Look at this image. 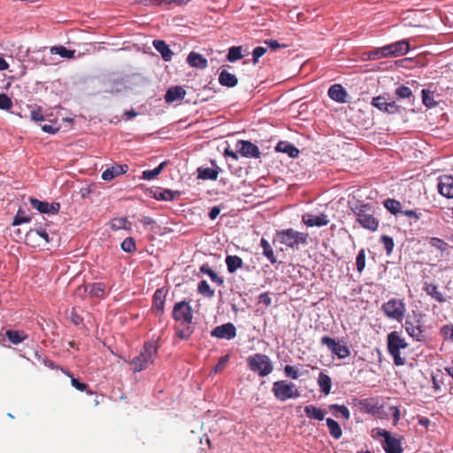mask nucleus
<instances>
[{
	"label": "nucleus",
	"mask_w": 453,
	"mask_h": 453,
	"mask_svg": "<svg viewBox=\"0 0 453 453\" xmlns=\"http://www.w3.org/2000/svg\"><path fill=\"white\" fill-rule=\"evenodd\" d=\"M168 162H162L157 167L153 170H145L142 172V179L146 180H151L155 179L157 175L161 173L165 165H167Z\"/></svg>",
	"instance_id": "c9c22d12"
},
{
	"label": "nucleus",
	"mask_w": 453,
	"mask_h": 453,
	"mask_svg": "<svg viewBox=\"0 0 453 453\" xmlns=\"http://www.w3.org/2000/svg\"><path fill=\"white\" fill-rule=\"evenodd\" d=\"M128 171L127 165H114L111 168H107L102 173V179L104 180H111L117 176L126 173Z\"/></svg>",
	"instance_id": "412c9836"
},
{
	"label": "nucleus",
	"mask_w": 453,
	"mask_h": 453,
	"mask_svg": "<svg viewBox=\"0 0 453 453\" xmlns=\"http://www.w3.org/2000/svg\"><path fill=\"white\" fill-rule=\"evenodd\" d=\"M180 195L179 191H172L170 189H163L154 194V197L162 201H173Z\"/></svg>",
	"instance_id": "e433bc0d"
},
{
	"label": "nucleus",
	"mask_w": 453,
	"mask_h": 453,
	"mask_svg": "<svg viewBox=\"0 0 453 453\" xmlns=\"http://www.w3.org/2000/svg\"><path fill=\"white\" fill-rule=\"evenodd\" d=\"M220 212V209L219 207L218 206H214L211 209L210 212H209V218L211 219V220H214L219 214Z\"/></svg>",
	"instance_id": "774afa93"
},
{
	"label": "nucleus",
	"mask_w": 453,
	"mask_h": 453,
	"mask_svg": "<svg viewBox=\"0 0 453 453\" xmlns=\"http://www.w3.org/2000/svg\"><path fill=\"white\" fill-rule=\"evenodd\" d=\"M131 223L127 218H116L111 222V227L113 230L129 229Z\"/></svg>",
	"instance_id": "79ce46f5"
},
{
	"label": "nucleus",
	"mask_w": 453,
	"mask_h": 453,
	"mask_svg": "<svg viewBox=\"0 0 453 453\" xmlns=\"http://www.w3.org/2000/svg\"><path fill=\"white\" fill-rule=\"evenodd\" d=\"M166 298V291L164 288H158L153 295L152 309L156 316H161L164 313V306Z\"/></svg>",
	"instance_id": "aec40b11"
},
{
	"label": "nucleus",
	"mask_w": 453,
	"mask_h": 453,
	"mask_svg": "<svg viewBox=\"0 0 453 453\" xmlns=\"http://www.w3.org/2000/svg\"><path fill=\"white\" fill-rule=\"evenodd\" d=\"M249 368L260 377H265L273 372V366L268 356L256 353L247 358Z\"/></svg>",
	"instance_id": "6e6552de"
},
{
	"label": "nucleus",
	"mask_w": 453,
	"mask_h": 453,
	"mask_svg": "<svg viewBox=\"0 0 453 453\" xmlns=\"http://www.w3.org/2000/svg\"><path fill=\"white\" fill-rule=\"evenodd\" d=\"M380 242L384 245L387 254L389 255L392 252L395 245L393 238L384 234L380 237Z\"/></svg>",
	"instance_id": "603ef678"
},
{
	"label": "nucleus",
	"mask_w": 453,
	"mask_h": 453,
	"mask_svg": "<svg viewBox=\"0 0 453 453\" xmlns=\"http://www.w3.org/2000/svg\"><path fill=\"white\" fill-rule=\"evenodd\" d=\"M70 319L74 325H80L83 321L82 318L74 310L71 311Z\"/></svg>",
	"instance_id": "0e129e2a"
},
{
	"label": "nucleus",
	"mask_w": 453,
	"mask_h": 453,
	"mask_svg": "<svg viewBox=\"0 0 453 453\" xmlns=\"http://www.w3.org/2000/svg\"><path fill=\"white\" fill-rule=\"evenodd\" d=\"M237 151L244 157L259 158L260 150L258 147L247 140H239L236 144Z\"/></svg>",
	"instance_id": "4468645a"
},
{
	"label": "nucleus",
	"mask_w": 453,
	"mask_h": 453,
	"mask_svg": "<svg viewBox=\"0 0 453 453\" xmlns=\"http://www.w3.org/2000/svg\"><path fill=\"white\" fill-rule=\"evenodd\" d=\"M376 434L378 436L384 438L382 446L387 453H403L400 441L392 437L390 432L378 428Z\"/></svg>",
	"instance_id": "9b49d317"
},
{
	"label": "nucleus",
	"mask_w": 453,
	"mask_h": 453,
	"mask_svg": "<svg viewBox=\"0 0 453 453\" xmlns=\"http://www.w3.org/2000/svg\"><path fill=\"white\" fill-rule=\"evenodd\" d=\"M65 373L71 378V384L73 388H75L79 391H87L88 394H93L92 391L88 390V386L85 383L81 382L76 378L73 377L70 372H65Z\"/></svg>",
	"instance_id": "de8ad7c7"
},
{
	"label": "nucleus",
	"mask_w": 453,
	"mask_h": 453,
	"mask_svg": "<svg viewBox=\"0 0 453 453\" xmlns=\"http://www.w3.org/2000/svg\"><path fill=\"white\" fill-rule=\"evenodd\" d=\"M329 223L328 217L324 214L320 213L319 215L313 216V226H323Z\"/></svg>",
	"instance_id": "13d9d810"
},
{
	"label": "nucleus",
	"mask_w": 453,
	"mask_h": 453,
	"mask_svg": "<svg viewBox=\"0 0 453 453\" xmlns=\"http://www.w3.org/2000/svg\"><path fill=\"white\" fill-rule=\"evenodd\" d=\"M13 104L12 99L4 93L0 94V109L1 110H10L12 107Z\"/></svg>",
	"instance_id": "5fc2aeb1"
},
{
	"label": "nucleus",
	"mask_w": 453,
	"mask_h": 453,
	"mask_svg": "<svg viewBox=\"0 0 453 453\" xmlns=\"http://www.w3.org/2000/svg\"><path fill=\"white\" fill-rule=\"evenodd\" d=\"M267 49L262 46L256 47L253 50L252 56H253V64L256 65L258 62V59L265 55Z\"/></svg>",
	"instance_id": "bf43d9fd"
},
{
	"label": "nucleus",
	"mask_w": 453,
	"mask_h": 453,
	"mask_svg": "<svg viewBox=\"0 0 453 453\" xmlns=\"http://www.w3.org/2000/svg\"><path fill=\"white\" fill-rule=\"evenodd\" d=\"M384 206L393 214H396L401 211L402 204L399 201L388 198L385 200Z\"/></svg>",
	"instance_id": "49530a36"
},
{
	"label": "nucleus",
	"mask_w": 453,
	"mask_h": 453,
	"mask_svg": "<svg viewBox=\"0 0 453 453\" xmlns=\"http://www.w3.org/2000/svg\"><path fill=\"white\" fill-rule=\"evenodd\" d=\"M408 347L409 343L400 332L392 331L387 335V349L392 357L395 365L402 366L405 365L406 357L403 356L402 352L408 349Z\"/></svg>",
	"instance_id": "f03ea898"
},
{
	"label": "nucleus",
	"mask_w": 453,
	"mask_h": 453,
	"mask_svg": "<svg viewBox=\"0 0 453 453\" xmlns=\"http://www.w3.org/2000/svg\"><path fill=\"white\" fill-rule=\"evenodd\" d=\"M318 384L319 386L321 392H323L325 395H328L330 393L332 381L331 378L328 375L320 372L318 378Z\"/></svg>",
	"instance_id": "7c9ffc66"
},
{
	"label": "nucleus",
	"mask_w": 453,
	"mask_h": 453,
	"mask_svg": "<svg viewBox=\"0 0 453 453\" xmlns=\"http://www.w3.org/2000/svg\"><path fill=\"white\" fill-rule=\"evenodd\" d=\"M326 425L329 430L330 435L334 439H340L342 435V431L338 424L334 419L333 418H326Z\"/></svg>",
	"instance_id": "72a5a7b5"
},
{
	"label": "nucleus",
	"mask_w": 453,
	"mask_h": 453,
	"mask_svg": "<svg viewBox=\"0 0 453 453\" xmlns=\"http://www.w3.org/2000/svg\"><path fill=\"white\" fill-rule=\"evenodd\" d=\"M211 335L218 339L232 340L236 336V327L232 323H226L216 326Z\"/></svg>",
	"instance_id": "dca6fc26"
},
{
	"label": "nucleus",
	"mask_w": 453,
	"mask_h": 453,
	"mask_svg": "<svg viewBox=\"0 0 453 453\" xmlns=\"http://www.w3.org/2000/svg\"><path fill=\"white\" fill-rule=\"evenodd\" d=\"M329 409L333 411L334 417L342 416L346 420L350 418L349 411L345 405L331 404Z\"/></svg>",
	"instance_id": "58836bf2"
},
{
	"label": "nucleus",
	"mask_w": 453,
	"mask_h": 453,
	"mask_svg": "<svg viewBox=\"0 0 453 453\" xmlns=\"http://www.w3.org/2000/svg\"><path fill=\"white\" fill-rule=\"evenodd\" d=\"M31 219L25 215V211H23L21 209H19L17 212V215L14 217L12 225L18 226L21 223H27L29 222Z\"/></svg>",
	"instance_id": "864d4df0"
},
{
	"label": "nucleus",
	"mask_w": 453,
	"mask_h": 453,
	"mask_svg": "<svg viewBox=\"0 0 453 453\" xmlns=\"http://www.w3.org/2000/svg\"><path fill=\"white\" fill-rule=\"evenodd\" d=\"M321 342L323 345H326L329 350L338 358L343 359L350 355L349 349L345 344H341L339 342H336L334 339L329 336H324L321 339Z\"/></svg>",
	"instance_id": "f8f14e48"
},
{
	"label": "nucleus",
	"mask_w": 453,
	"mask_h": 453,
	"mask_svg": "<svg viewBox=\"0 0 453 453\" xmlns=\"http://www.w3.org/2000/svg\"><path fill=\"white\" fill-rule=\"evenodd\" d=\"M440 334L444 342L453 344V325H444L440 329Z\"/></svg>",
	"instance_id": "37998d69"
},
{
	"label": "nucleus",
	"mask_w": 453,
	"mask_h": 453,
	"mask_svg": "<svg viewBox=\"0 0 453 453\" xmlns=\"http://www.w3.org/2000/svg\"><path fill=\"white\" fill-rule=\"evenodd\" d=\"M357 270L361 273L365 267V251L364 249L360 250L356 258Z\"/></svg>",
	"instance_id": "3c124183"
},
{
	"label": "nucleus",
	"mask_w": 453,
	"mask_h": 453,
	"mask_svg": "<svg viewBox=\"0 0 453 453\" xmlns=\"http://www.w3.org/2000/svg\"><path fill=\"white\" fill-rule=\"evenodd\" d=\"M105 284L103 282H96L79 287L77 292L81 293V291L83 290V292H88L89 296L92 297L103 298L105 295Z\"/></svg>",
	"instance_id": "6ab92c4d"
},
{
	"label": "nucleus",
	"mask_w": 453,
	"mask_h": 453,
	"mask_svg": "<svg viewBox=\"0 0 453 453\" xmlns=\"http://www.w3.org/2000/svg\"><path fill=\"white\" fill-rule=\"evenodd\" d=\"M226 265L227 271L230 273H234L237 269H240L243 266V261L240 257L236 255H228L226 257Z\"/></svg>",
	"instance_id": "cd10ccee"
},
{
	"label": "nucleus",
	"mask_w": 453,
	"mask_h": 453,
	"mask_svg": "<svg viewBox=\"0 0 453 453\" xmlns=\"http://www.w3.org/2000/svg\"><path fill=\"white\" fill-rule=\"evenodd\" d=\"M188 64L192 67L204 69L208 65L207 59L201 54L191 51L187 58Z\"/></svg>",
	"instance_id": "393cba45"
},
{
	"label": "nucleus",
	"mask_w": 453,
	"mask_h": 453,
	"mask_svg": "<svg viewBox=\"0 0 453 453\" xmlns=\"http://www.w3.org/2000/svg\"><path fill=\"white\" fill-rule=\"evenodd\" d=\"M185 95L186 91L182 87H171L165 95V100L166 103H173L178 100H182Z\"/></svg>",
	"instance_id": "b1692460"
},
{
	"label": "nucleus",
	"mask_w": 453,
	"mask_h": 453,
	"mask_svg": "<svg viewBox=\"0 0 453 453\" xmlns=\"http://www.w3.org/2000/svg\"><path fill=\"white\" fill-rule=\"evenodd\" d=\"M427 242L430 246L439 250L441 255L447 253L449 244L444 240L438 237H428Z\"/></svg>",
	"instance_id": "2f4dec72"
},
{
	"label": "nucleus",
	"mask_w": 453,
	"mask_h": 453,
	"mask_svg": "<svg viewBox=\"0 0 453 453\" xmlns=\"http://www.w3.org/2000/svg\"><path fill=\"white\" fill-rule=\"evenodd\" d=\"M353 402L361 413L374 415L379 410L377 403L372 398L353 399Z\"/></svg>",
	"instance_id": "a211bd4d"
},
{
	"label": "nucleus",
	"mask_w": 453,
	"mask_h": 453,
	"mask_svg": "<svg viewBox=\"0 0 453 453\" xmlns=\"http://www.w3.org/2000/svg\"><path fill=\"white\" fill-rule=\"evenodd\" d=\"M153 46L161 54L164 60L170 61L172 59L173 53L164 41L155 40Z\"/></svg>",
	"instance_id": "bb28decb"
},
{
	"label": "nucleus",
	"mask_w": 453,
	"mask_h": 453,
	"mask_svg": "<svg viewBox=\"0 0 453 453\" xmlns=\"http://www.w3.org/2000/svg\"><path fill=\"white\" fill-rule=\"evenodd\" d=\"M29 202L31 206L37 210L40 213H46V214H58L60 210V203H48L44 201H40L36 198L30 197Z\"/></svg>",
	"instance_id": "2eb2a0df"
},
{
	"label": "nucleus",
	"mask_w": 453,
	"mask_h": 453,
	"mask_svg": "<svg viewBox=\"0 0 453 453\" xmlns=\"http://www.w3.org/2000/svg\"><path fill=\"white\" fill-rule=\"evenodd\" d=\"M242 46H233L229 49L226 58L229 62H235L241 58H242Z\"/></svg>",
	"instance_id": "c03bdc74"
},
{
	"label": "nucleus",
	"mask_w": 453,
	"mask_h": 453,
	"mask_svg": "<svg viewBox=\"0 0 453 453\" xmlns=\"http://www.w3.org/2000/svg\"><path fill=\"white\" fill-rule=\"evenodd\" d=\"M395 94L398 99H409L410 101L414 100L411 89L404 85L399 86L395 89Z\"/></svg>",
	"instance_id": "ea45409f"
},
{
	"label": "nucleus",
	"mask_w": 453,
	"mask_h": 453,
	"mask_svg": "<svg viewBox=\"0 0 453 453\" xmlns=\"http://www.w3.org/2000/svg\"><path fill=\"white\" fill-rule=\"evenodd\" d=\"M352 212L357 217V222L360 226L371 232H375L379 227V219L374 216V208L372 204L366 203H357L350 207Z\"/></svg>",
	"instance_id": "7ed1b4c3"
},
{
	"label": "nucleus",
	"mask_w": 453,
	"mask_h": 453,
	"mask_svg": "<svg viewBox=\"0 0 453 453\" xmlns=\"http://www.w3.org/2000/svg\"><path fill=\"white\" fill-rule=\"evenodd\" d=\"M258 301L260 303H263L265 306L271 305L272 303V299L267 292L260 294L258 296Z\"/></svg>",
	"instance_id": "e2e57ef3"
},
{
	"label": "nucleus",
	"mask_w": 453,
	"mask_h": 453,
	"mask_svg": "<svg viewBox=\"0 0 453 453\" xmlns=\"http://www.w3.org/2000/svg\"><path fill=\"white\" fill-rule=\"evenodd\" d=\"M219 172L212 168H198V178L202 180H215L218 179Z\"/></svg>",
	"instance_id": "4c0bfd02"
},
{
	"label": "nucleus",
	"mask_w": 453,
	"mask_h": 453,
	"mask_svg": "<svg viewBox=\"0 0 453 453\" xmlns=\"http://www.w3.org/2000/svg\"><path fill=\"white\" fill-rule=\"evenodd\" d=\"M423 290L433 299L437 301L440 303H445L447 301L444 295L438 289V287L434 283L425 282L423 286Z\"/></svg>",
	"instance_id": "5701e85b"
},
{
	"label": "nucleus",
	"mask_w": 453,
	"mask_h": 453,
	"mask_svg": "<svg viewBox=\"0 0 453 453\" xmlns=\"http://www.w3.org/2000/svg\"><path fill=\"white\" fill-rule=\"evenodd\" d=\"M403 326L405 329V332L409 334V336L411 337L416 342H426V335L421 319H405V322Z\"/></svg>",
	"instance_id": "9d476101"
},
{
	"label": "nucleus",
	"mask_w": 453,
	"mask_h": 453,
	"mask_svg": "<svg viewBox=\"0 0 453 453\" xmlns=\"http://www.w3.org/2000/svg\"><path fill=\"white\" fill-rule=\"evenodd\" d=\"M422 101L423 104L427 107H433L436 105V102L434 97L430 95V91L426 89L422 90Z\"/></svg>",
	"instance_id": "4d7b16f0"
},
{
	"label": "nucleus",
	"mask_w": 453,
	"mask_h": 453,
	"mask_svg": "<svg viewBox=\"0 0 453 453\" xmlns=\"http://www.w3.org/2000/svg\"><path fill=\"white\" fill-rule=\"evenodd\" d=\"M5 335L12 344H19L27 338V334L18 330H7Z\"/></svg>",
	"instance_id": "c756f323"
},
{
	"label": "nucleus",
	"mask_w": 453,
	"mask_h": 453,
	"mask_svg": "<svg viewBox=\"0 0 453 453\" xmlns=\"http://www.w3.org/2000/svg\"><path fill=\"white\" fill-rule=\"evenodd\" d=\"M227 360H228V356L227 355L224 356V357H221L220 359L219 360L218 364L216 365L215 368H214L215 372H219V370H221L225 366V365L227 362Z\"/></svg>",
	"instance_id": "69168bd1"
},
{
	"label": "nucleus",
	"mask_w": 453,
	"mask_h": 453,
	"mask_svg": "<svg viewBox=\"0 0 453 453\" xmlns=\"http://www.w3.org/2000/svg\"><path fill=\"white\" fill-rule=\"evenodd\" d=\"M260 245L263 249V255L272 263L275 264L277 262L276 257L274 256L273 250L271 247L270 243L265 238L261 239Z\"/></svg>",
	"instance_id": "f704fd0d"
},
{
	"label": "nucleus",
	"mask_w": 453,
	"mask_h": 453,
	"mask_svg": "<svg viewBox=\"0 0 453 453\" xmlns=\"http://www.w3.org/2000/svg\"><path fill=\"white\" fill-rule=\"evenodd\" d=\"M284 372L286 376L292 378V379H297L299 376L298 369L296 366L293 365H286L284 368Z\"/></svg>",
	"instance_id": "052dcab7"
},
{
	"label": "nucleus",
	"mask_w": 453,
	"mask_h": 453,
	"mask_svg": "<svg viewBox=\"0 0 453 453\" xmlns=\"http://www.w3.org/2000/svg\"><path fill=\"white\" fill-rule=\"evenodd\" d=\"M30 119L33 121L38 122L44 120V114L42 107H35L30 111Z\"/></svg>",
	"instance_id": "6e6d98bb"
},
{
	"label": "nucleus",
	"mask_w": 453,
	"mask_h": 453,
	"mask_svg": "<svg viewBox=\"0 0 453 453\" xmlns=\"http://www.w3.org/2000/svg\"><path fill=\"white\" fill-rule=\"evenodd\" d=\"M389 96L388 94L378 96L372 98V105L383 112L394 114L399 111V106L395 101L388 102Z\"/></svg>",
	"instance_id": "ddd939ff"
},
{
	"label": "nucleus",
	"mask_w": 453,
	"mask_h": 453,
	"mask_svg": "<svg viewBox=\"0 0 453 453\" xmlns=\"http://www.w3.org/2000/svg\"><path fill=\"white\" fill-rule=\"evenodd\" d=\"M384 316L390 320L402 323L406 313V303L403 299L392 297L380 307Z\"/></svg>",
	"instance_id": "39448f33"
},
{
	"label": "nucleus",
	"mask_w": 453,
	"mask_h": 453,
	"mask_svg": "<svg viewBox=\"0 0 453 453\" xmlns=\"http://www.w3.org/2000/svg\"><path fill=\"white\" fill-rule=\"evenodd\" d=\"M437 188L439 193L447 197L453 198V176L441 175L438 178Z\"/></svg>",
	"instance_id": "f3484780"
},
{
	"label": "nucleus",
	"mask_w": 453,
	"mask_h": 453,
	"mask_svg": "<svg viewBox=\"0 0 453 453\" xmlns=\"http://www.w3.org/2000/svg\"><path fill=\"white\" fill-rule=\"evenodd\" d=\"M219 81L222 86L233 88L237 85L236 76L226 70H222L219 76Z\"/></svg>",
	"instance_id": "a878e982"
},
{
	"label": "nucleus",
	"mask_w": 453,
	"mask_h": 453,
	"mask_svg": "<svg viewBox=\"0 0 453 453\" xmlns=\"http://www.w3.org/2000/svg\"><path fill=\"white\" fill-rule=\"evenodd\" d=\"M157 349L154 342H145L140 354L130 362V365L134 366V372H139L151 365L157 356Z\"/></svg>",
	"instance_id": "20e7f679"
},
{
	"label": "nucleus",
	"mask_w": 453,
	"mask_h": 453,
	"mask_svg": "<svg viewBox=\"0 0 453 453\" xmlns=\"http://www.w3.org/2000/svg\"><path fill=\"white\" fill-rule=\"evenodd\" d=\"M275 150L279 152L287 153L291 157H296L299 154L298 149H296L293 144L288 142H278Z\"/></svg>",
	"instance_id": "c85d7f7f"
},
{
	"label": "nucleus",
	"mask_w": 453,
	"mask_h": 453,
	"mask_svg": "<svg viewBox=\"0 0 453 453\" xmlns=\"http://www.w3.org/2000/svg\"><path fill=\"white\" fill-rule=\"evenodd\" d=\"M328 96L335 102L345 103L348 93L341 84H334L328 89Z\"/></svg>",
	"instance_id": "4be33fe9"
},
{
	"label": "nucleus",
	"mask_w": 453,
	"mask_h": 453,
	"mask_svg": "<svg viewBox=\"0 0 453 453\" xmlns=\"http://www.w3.org/2000/svg\"><path fill=\"white\" fill-rule=\"evenodd\" d=\"M389 410L392 411V412H393L392 413L393 424H394V426H396L400 420V416H401L400 409L397 406H390Z\"/></svg>",
	"instance_id": "680f3d73"
},
{
	"label": "nucleus",
	"mask_w": 453,
	"mask_h": 453,
	"mask_svg": "<svg viewBox=\"0 0 453 453\" xmlns=\"http://www.w3.org/2000/svg\"><path fill=\"white\" fill-rule=\"evenodd\" d=\"M197 291L199 294H201L206 297H209V298L213 297L215 295L214 290L211 289V288L210 287V285L208 284V282L206 280H201L198 283Z\"/></svg>",
	"instance_id": "a18cd8bd"
},
{
	"label": "nucleus",
	"mask_w": 453,
	"mask_h": 453,
	"mask_svg": "<svg viewBox=\"0 0 453 453\" xmlns=\"http://www.w3.org/2000/svg\"><path fill=\"white\" fill-rule=\"evenodd\" d=\"M272 391L274 396L281 402L299 396V393L296 386L292 382H288L287 380L275 381L273 384Z\"/></svg>",
	"instance_id": "1a4fd4ad"
},
{
	"label": "nucleus",
	"mask_w": 453,
	"mask_h": 453,
	"mask_svg": "<svg viewBox=\"0 0 453 453\" xmlns=\"http://www.w3.org/2000/svg\"><path fill=\"white\" fill-rule=\"evenodd\" d=\"M200 272L207 274L212 282L216 283L218 286H222L224 284V279L219 276L216 272H214L211 268L209 267L208 265H203L200 267Z\"/></svg>",
	"instance_id": "473e14b6"
},
{
	"label": "nucleus",
	"mask_w": 453,
	"mask_h": 453,
	"mask_svg": "<svg viewBox=\"0 0 453 453\" xmlns=\"http://www.w3.org/2000/svg\"><path fill=\"white\" fill-rule=\"evenodd\" d=\"M172 315L175 321L180 322V326H183V328L176 327V335L182 340L188 339L194 331L192 326L193 309L190 303L187 301L176 303L173 306Z\"/></svg>",
	"instance_id": "f257e3e1"
},
{
	"label": "nucleus",
	"mask_w": 453,
	"mask_h": 453,
	"mask_svg": "<svg viewBox=\"0 0 453 453\" xmlns=\"http://www.w3.org/2000/svg\"><path fill=\"white\" fill-rule=\"evenodd\" d=\"M50 52L65 58H72L74 56L75 50H68L65 46H53L50 48Z\"/></svg>",
	"instance_id": "a19ab883"
},
{
	"label": "nucleus",
	"mask_w": 453,
	"mask_h": 453,
	"mask_svg": "<svg viewBox=\"0 0 453 453\" xmlns=\"http://www.w3.org/2000/svg\"><path fill=\"white\" fill-rule=\"evenodd\" d=\"M40 236L41 238H42L45 242H49V234L48 233L46 232L45 229H42V228H39V229H36V230H30L29 232H27V234H26V240L27 242H28L30 239H32L33 237L35 236Z\"/></svg>",
	"instance_id": "09e8293b"
},
{
	"label": "nucleus",
	"mask_w": 453,
	"mask_h": 453,
	"mask_svg": "<svg viewBox=\"0 0 453 453\" xmlns=\"http://www.w3.org/2000/svg\"><path fill=\"white\" fill-rule=\"evenodd\" d=\"M121 249L127 253H133L136 250L135 241L133 237H127L121 242Z\"/></svg>",
	"instance_id": "8fccbe9b"
},
{
	"label": "nucleus",
	"mask_w": 453,
	"mask_h": 453,
	"mask_svg": "<svg viewBox=\"0 0 453 453\" xmlns=\"http://www.w3.org/2000/svg\"><path fill=\"white\" fill-rule=\"evenodd\" d=\"M325 417V411L320 409H316L313 407V418L322 420Z\"/></svg>",
	"instance_id": "338daca9"
},
{
	"label": "nucleus",
	"mask_w": 453,
	"mask_h": 453,
	"mask_svg": "<svg viewBox=\"0 0 453 453\" xmlns=\"http://www.w3.org/2000/svg\"><path fill=\"white\" fill-rule=\"evenodd\" d=\"M309 234L296 231L292 228L277 231V241L292 249H298L300 244H306Z\"/></svg>",
	"instance_id": "0eeeda50"
},
{
	"label": "nucleus",
	"mask_w": 453,
	"mask_h": 453,
	"mask_svg": "<svg viewBox=\"0 0 453 453\" xmlns=\"http://www.w3.org/2000/svg\"><path fill=\"white\" fill-rule=\"evenodd\" d=\"M409 49V42L406 40H402L374 50L371 52L370 58L378 59L381 58L403 56L408 52Z\"/></svg>",
	"instance_id": "423d86ee"
}]
</instances>
